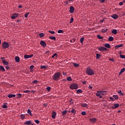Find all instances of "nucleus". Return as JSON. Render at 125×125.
<instances>
[{
    "mask_svg": "<svg viewBox=\"0 0 125 125\" xmlns=\"http://www.w3.org/2000/svg\"><path fill=\"white\" fill-rule=\"evenodd\" d=\"M2 108L5 109L7 108V105L6 104H3L2 106Z\"/></svg>",
    "mask_w": 125,
    "mask_h": 125,
    "instance_id": "nucleus-41",
    "label": "nucleus"
},
{
    "mask_svg": "<svg viewBox=\"0 0 125 125\" xmlns=\"http://www.w3.org/2000/svg\"><path fill=\"white\" fill-rule=\"evenodd\" d=\"M22 6L21 5V4H20V5H19V8H22Z\"/></svg>",
    "mask_w": 125,
    "mask_h": 125,
    "instance_id": "nucleus-63",
    "label": "nucleus"
},
{
    "mask_svg": "<svg viewBox=\"0 0 125 125\" xmlns=\"http://www.w3.org/2000/svg\"><path fill=\"white\" fill-rule=\"evenodd\" d=\"M61 74L60 72H58L55 73L52 78H53V80L54 81H59L60 80V77L61 76Z\"/></svg>",
    "mask_w": 125,
    "mask_h": 125,
    "instance_id": "nucleus-1",
    "label": "nucleus"
},
{
    "mask_svg": "<svg viewBox=\"0 0 125 125\" xmlns=\"http://www.w3.org/2000/svg\"><path fill=\"white\" fill-rule=\"evenodd\" d=\"M73 65L75 67H78L79 66V64H77L76 63H73Z\"/></svg>",
    "mask_w": 125,
    "mask_h": 125,
    "instance_id": "nucleus-44",
    "label": "nucleus"
},
{
    "mask_svg": "<svg viewBox=\"0 0 125 125\" xmlns=\"http://www.w3.org/2000/svg\"><path fill=\"white\" fill-rule=\"evenodd\" d=\"M67 112V110H63V111H62V116H65V115H66Z\"/></svg>",
    "mask_w": 125,
    "mask_h": 125,
    "instance_id": "nucleus-25",
    "label": "nucleus"
},
{
    "mask_svg": "<svg viewBox=\"0 0 125 125\" xmlns=\"http://www.w3.org/2000/svg\"><path fill=\"white\" fill-rule=\"evenodd\" d=\"M98 50L100 51H107V49L104 47H100L98 48Z\"/></svg>",
    "mask_w": 125,
    "mask_h": 125,
    "instance_id": "nucleus-7",
    "label": "nucleus"
},
{
    "mask_svg": "<svg viewBox=\"0 0 125 125\" xmlns=\"http://www.w3.org/2000/svg\"><path fill=\"white\" fill-rule=\"evenodd\" d=\"M46 90H47V92H50V91L51 90V87H46Z\"/></svg>",
    "mask_w": 125,
    "mask_h": 125,
    "instance_id": "nucleus-43",
    "label": "nucleus"
},
{
    "mask_svg": "<svg viewBox=\"0 0 125 125\" xmlns=\"http://www.w3.org/2000/svg\"><path fill=\"white\" fill-rule=\"evenodd\" d=\"M50 39L54 40V41H56L55 37H50Z\"/></svg>",
    "mask_w": 125,
    "mask_h": 125,
    "instance_id": "nucleus-46",
    "label": "nucleus"
},
{
    "mask_svg": "<svg viewBox=\"0 0 125 125\" xmlns=\"http://www.w3.org/2000/svg\"><path fill=\"white\" fill-rule=\"evenodd\" d=\"M5 68L7 70H8L10 68V67L8 66H5Z\"/></svg>",
    "mask_w": 125,
    "mask_h": 125,
    "instance_id": "nucleus-59",
    "label": "nucleus"
},
{
    "mask_svg": "<svg viewBox=\"0 0 125 125\" xmlns=\"http://www.w3.org/2000/svg\"><path fill=\"white\" fill-rule=\"evenodd\" d=\"M124 46L123 44H121L119 45H116V46H115V49H118V48H119V47H123Z\"/></svg>",
    "mask_w": 125,
    "mask_h": 125,
    "instance_id": "nucleus-18",
    "label": "nucleus"
},
{
    "mask_svg": "<svg viewBox=\"0 0 125 125\" xmlns=\"http://www.w3.org/2000/svg\"><path fill=\"white\" fill-rule=\"evenodd\" d=\"M106 91H97V94H100V95H102V96H104V95L106 94Z\"/></svg>",
    "mask_w": 125,
    "mask_h": 125,
    "instance_id": "nucleus-6",
    "label": "nucleus"
},
{
    "mask_svg": "<svg viewBox=\"0 0 125 125\" xmlns=\"http://www.w3.org/2000/svg\"><path fill=\"white\" fill-rule=\"evenodd\" d=\"M113 97L116 100H118V99L119 98V96L116 95H113Z\"/></svg>",
    "mask_w": 125,
    "mask_h": 125,
    "instance_id": "nucleus-30",
    "label": "nucleus"
},
{
    "mask_svg": "<svg viewBox=\"0 0 125 125\" xmlns=\"http://www.w3.org/2000/svg\"><path fill=\"white\" fill-rule=\"evenodd\" d=\"M69 12L70 13H73L75 10L74 8L73 7V6H71V7L69 8Z\"/></svg>",
    "mask_w": 125,
    "mask_h": 125,
    "instance_id": "nucleus-12",
    "label": "nucleus"
},
{
    "mask_svg": "<svg viewBox=\"0 0 125 125\" xmlns=\"http://www.w3.org/2000/svg\"><path fill=\"white\" fill-rule=\"evenodd\" d=\"M118 93L119 94L120 96H124V94L122 92L121 90H119L118 91Z\"/></svg>",
    "mask_w": 125,
    "mask_h": 125,
    "instance_id": "nucleus-23",
    "label": "nucleus"
},
{
    "mask_svg": "<svg viewBox=\"0 0 125 125\" xmlns=\"http://www.w3.org/2000/svg\"><path fill=\"white\" fill-rule=\"evenodd\" d=\"M81 114L83 115V116H85V115L86 114L85 111H82Z\"/></svg>",
    "mask_w": 125,
    "mask_h": 125,
    "instance_id": "nucleus-49",
    "label": "nucleus"
},
{
    "mask_svg": "<svg viewBox=\"0 0 125 125\" xmlns=\"http://www.w3.org/2000/svg\"><path fill=\"white\" fill-rule=\"evenodd\" d=\"M40 44L43 47H45L46 46V43L44 41H41L40 42Z\"/></svg>",
    "mask_w": 125,
    "mask_h": 125,
    "instance_id": "nucleus-9",
    "label": "nucleus"
},
{
    "mask_svg": "<svg viewBox=\"0 0 125 125\" xmlns=\"http://www.w3.org/2000/svg\"><path fill=\"white\" fill-rule=\"evenodd\" d=\"M19 15V13H14L12 14V16H11V19H16L17 17H18V16Z\"/></svg>",
    "mask_w": 125,
    "mask_h": 125,
    "instance_id": "nucleus-5",
    "label": "nucleus"
},
{
    "mask_svg": "<svg viewBox=\"0 0 125 125\" xmlns=\"http://www.w3.org/2000/svg\"><path fill=\"white\" fill-rule=\"evenodd\" d=\"M89 121H90V122H91V123H95L96 122L97 119H96L95 118H94L92 119L90 118Z\"/></svg>",
    "mask_w": 125,
    "mask_h": 125,
    "instance_id": "nucleus-16",
    "label": "nucleus"
},
{
    "mask_svg": "<svg viewBox=\"0 0 125 125\" xmlns=\"http://www.w3.org/2000/svg\"><path fill=\"white\" fill-rule=\"evenodd\" d=\"M27 113L28 114H29L30 115V116H31V115H32L31 111V110H30L29 108H28V109L27 110Z\"/></svg>",
    "mask_w": 125,
    "mask_h": 125,
    "instance_id": "nucleus-39",
    "label": "nucleus"
},
{
    "mask_svg": "<svg viewBox=\"0 0 125 125\" xmlns=\"http://www.w3.org/2000/svg\"><path fill=\"white\" fill-rule=\"evenodd\" d=\"M15 62H20V58L18 56L15 57Z\"/></svg>",
    "mask_w": 125,
    "mask_h": 125,
    "instance_id": "nucleus-17",
    "label": "nucleus"
},
{
    "mask_svg": "<svg viewBox=\"0 0 125 125\" xmlns=\"http://www.w3.org/2000/svg\"><path fill=\"white\" fill-rule=\"evenodd\" d=\"M97 38H98V39H101V40L104 39V37L101 36L100 35H97Z\"/></svg>",
    "mask_w": 125,
    "mask_h": 125,
    "instance_id": "nucleus-31",
    "label": "nucleus"
},
{
    "mask_svg": "<svg viewBox=\"0 0 125 125\" xmlns=\"http://www.w3.org/2000/svg\"><path fill=\"white\" fill-rule=\"evenodd\" d=\"M73 21H74L73 18V17H71V18H70V23H72Z\"/></svg>",
    "mask_w": 125,
    "mask_h": 125,
    "instance_id": "nucleus-40",
    "label": "nucleus"
},
{
    "mask_svg": "<svg viewBox=\"0 0 125 125\" xmlns=\"http://www.w3.org/2000/svg\"><path fill=\"white\" fill-rule=\"evenodd\" d=\"M111 17L114 19H117L118 18V16L116 14H113L112 16H111Z\"/></svg>",
    "mask_w": 125,
    "mask_h": 125,
    "instance_id": "nucleus-13",
    "label": "nucleus"
},
{
    "mask_svg": "<svg viewBox=\"0 0 125 125\" xmlns=\"http://www.w3.org/2000/svg\"><path fill=\"white\" fill-rule=\"evenodd\" d=\"M17 95L18 96V98H21L22 97V95L21 94H19Z\"/></svg>",
    "mask_w": 125,
    "mask_h": 125,
    "instance_id": "nucleus-52",
    "label": "nucleus"
},
{
    "mask_svg": "<svg viewBox=\"0 0 125 125\" xmlns=\"http://www.w3.org/2000/svg\"><path fill=\"white\" fill-rule=\"evenodd\" d=\"M30 91L28 90H24L23 91V93H30Z\"/></svg>",
    "mask_w": 125,
    "mask_h": 125,
    "instance_id": "nucleus-47",
    "label": "nucleus"
},
{
    "mask_svg": "<svg viewBox=\"0 0 125 125\" xmlns=\"http://www.w3.org/2000/svg\"><path fill=\"white\" fill-rule=\"evenodd\" d=\"M112 34L116 35L118 33V31L117 30V29H113V30H112Z\"/></svg>",
    "mask_w": 125,
    "mask_h": 125,
    "instance_id": "nucleus-21",
    "label": "nucleus"
},
{
    "mask_svg": "<svg viewBox=\"0 0 125 125\" xmlns=\"http://www.w3.org/2000/svg\"><path fill=\"white\" fill-rule=\"evenodd\" d=\"M49 33H50V34H54L55 33V31H49Z\"/></svg>",
    "mask_w": 125,
    "mask_h": 125,
    "instance_id": "nucleus-54",
    "label": "nucleus"
},
{
    "mask_svg": "<svg viewBox=\"0 0 125 125\" xmlns=\"http://www.w3.org/2000/svg\"><path fill=\"white\" fill-rule=\"evenodd\" d=\"M101 57V56L100 54H96V59H99Z\"/></svg>",
    "mask_w": 125,
    "mask_h": 125,
    "instance_id": "nucleus-34",
    "label": "nucleus"
},
{
    "mask_svg": "<svg viewBox=\"0 0 125 125\" xmlns=\"http://www.w3.org/2000/svg\"><path fill=\"white\" fill-rule=\"evenodd\" d=\"M120 104H114V106H111V108L112 109H116L118 108V107H119Z\"/></svg>",
    "mask_w": 125,
    "mask_h": 125,
    "instance_id": "nucleus-8",
    "label": "nucleus"
},
{
    "mask_svg": "<svg viewBox=\"0 0 125 125\" xmlns=\"http://www.w3.org/2000/svg\"><path fill=\"white\" fill-rule=\"evenodd\" d=\"M109 61L114 62V59H109Z\"/></svg>",
    "mask_w": 125,
    "mask_h": 125,
    "instance_id": "nucleus-62",
    "label": "nucleus"
},
{
    "mask_svg": "<svg viewBox=\"0 0 125 125\" xmlns=\"http://www.w3.org/2000/svg\"><path fill=\"white\" fill-rule=\"evenodd\" d=\"M0 71H1L2 72H5V70L3 66H0Z\"/></svg>",
    "mask_w": 125,
    "mask_h": 125,
    "instance_id": "nucleus-22",
    "label": "nucleus"
},
{
    "mask_svg": "<svg viewBox=\"0 0 125 125\" xmlns=\"http://www.w3.org/2000/svg\"><path fill=\"white\" fill-rule=\"evenodd\" d=\"M56 116H57L56 112L54 111H52V116H51L52 118L53 119H55Z\"/></svg>",
    "mask_w": 125,
    "mask_h": 125,
    "instance_id": "nucleus-10",
    "label": "nucleus"
},
{
    "mask_svg": "<svg viewBox=\"0 0 125 125\" xmlns=\"http://www.w3.org/2000/svg\"><path fill=\"white\" fill-rule=\"evenodd\" d=\"M64 32L63 31V30H62V29H60V30L58 31V33L59 34H61V33H63Z\"/></svg>",
    "mask_w": 125,
    "mask_h": 125,
    "instance_id": "nucleus-36",
    "label": "nucleus"
},
{
    "mask_svg": "<svg viewBox=\"0 0 125 125\" xmlns=\"http://www.w3.org/2000/svg\"><path fill=\"white\" fill-rule=\"evenodd\" d=\"M2 62L3 64L5 65H8L9 64V62H6V60H2Z\"/></svg>",
    "mask_w": 125,
    "mask_h": 125,
    "instance_id": "nucleus-14",
    "label": "nucleus"
},
{
    "mask_svg": "<svg viewBox=\"0 0 125 125\" xmlns=\"http://www.w3.org/2000/svg\"><path fill=\"white\" fill-rule=\"evenodd\" d=\"M32 123V122L31 121V120H29V121H27L25 122L24 123V125H30Z\"/></svg>",
    "mask_w": 125,
    "mask_h": 125,
    "instance_id": "nucleus-15",
    "label": "nucleus"
},
{
    "mask_svg": "<svg viewBox=\"0 0 125 125\" xmlns=\"http://www.w3.org/2000/svg\"><path fill=\"white\" fill-rule=\"evenodd\" d=\"M83 41H84V38H83V37H82V38L80 39V42H81V43H83Z\"/></svg>",
    "mask_w": 125,
    "mask_h": 125,
    "instance_id": "nucleus-48",
    "label": "nucleus"
},
{
    "mask_svg": "<svg viewBox=\"0 0 125 125\" xmlns=\"http://www.w3.org/2000/svg\"><path fill=\"white\" fill-rule=\"evenodd\" d=\"M35 122L37 124H40V121L38 120H35Z\"/></svg>",
    "mask_w": 125,
    "mask_h": 125,
    "instance_id": "nucleus-53",
    "label": "nucleus"
},
{
    "mask_svg": "<svg viewBox=\"0 0 125 125\" xmlns=\"http://www.w3.org/2000/svg\"><path fill=\"white\" fill-rule=\"evenodd\" d=\"M67 81H72V78L70 77V76H69L67 78Z\"/></svg>",
    "mask_w": 125,
    "mask_h": 125,
    "instance_id": "nucleus-45",
    "label": "nucleus"
},
{
    "mask_svg": "<svg viewBox=\"0 0 125 125\" xmlns=\"http://www.w3.org/2000/svg\"><path fill=\"white\" fill-rule=\"evenodd\" d=\"M7 96L9 98H13V97H15L16 95H15V94H9V95H8Z\"/></svg>",
    "mask_w": 125,
    "mask_h": 125,
    "instance_id": "nucleus-19",
    "label": "nucleus"
},
{
    "mask_svg": "<svg viewBox=\"0 0 125 125\" xmlns=\"http://www.w3.org/2000/svg\"><path fill=\"white\" fill-rule=\"evenodd\" d=\"M125 68H123L119 72V76H120V75H121L122 73L125 72Z\"/></svg>",
    "mask_w": 125,
    "mask_h": 125,
    "instance_id": "nucleus-20",
    "label": "nucleus"
},
{
    "mask_svg": "<svg viewBox=\"0 0 125 125\" xmlns=\"http://www.w3.org/2000/svg\"><path fill=\"white\" fill-rule=\"evenodd\" d=\"M9 46V44L8 42H4L2 43V47L3 49L8 48Z\"/></svg>",
    "mask_w": 125,
    "mask_h": 125,
    "instance_id": "nucleus-4",
    "label": "nucleus"
},
{
    "mask_svg": "<svg viewBox=\"0 0 125 125\" xmlns=\"http://www.w3.org/2000/svg\"><path fill=\"white\" fill-rule=\"evenodd\" d=\"M69 88L71 90L77 89L78 88V85H77L76 83H72V84H71L70 86H69Z\"/></svg>",
    "mask_w": 125,
    "mask_h": 125,
    "instance_id": "nucleus-3",
    "label": "nucleus"
},
{
    "mask_svg": "<svg viewBox=\"0 0 125 125\" xmlns=\"http://www.w3.org/2000/svg\"><path fill=\"white\" fill-rule=\"evenodd\" d=\"M108 30V29H102V32L104 33L105 32H106Z\"/></svg>",
    "mask_w": 125,
    "mask_h": 125,
    "instance_id": "nucleus-50",
    "label": "nucleus"
},
{
    "mask_svg": "<svg viewBox=\"0 0 125 125\" xmlns=\"http://www.w3.org/2000/svg\"><path fill=\"white\" fill-rule=\"evenodd\" d=\"M76 93H77V94L82 93H83V90H81V89H78V90H77Z\"/></svg>",
    "mask_w": 125,
    "mask_h": 125,
    "instance_id": "nucleus-29",
    "label": "nucleus"
},
{
    "mask_svg": "<svg viewBox=\"0 0 125 125\" xmlns=\"http://www.w3.org/2000/svg\"><path fill=\"white\" fill-rule=\"evenodd\" d=\"M86 73L88 74V76H93L94 74V72L90 67H88L86 69Z\"/></svg>",
    "mask_w": 125,
    "mask_h": 125,
    "instance_id": "nucleus-2",
    "label": "nucleus"
},
{
    "mask_svg": "<svg viewBox=\"0 0 125 125\" xmlns=\"http://www.w3.org/2000/svg\"><path fill=\"white\" fill-rule=\"evenodd\" d=\"M39 81L38 80H34V81L32 82L33 84H37Z\"/></svg>",
    "mask_w": 125,
    "mask_h": 125,
    "instance_id": "nucleus-37",
    "label": "nucleus"
},
{
    "mask_svg": "<svg viewBox=\"0 0 125 125\" xmlns=\"http://www.w3.org/2000/svg\"><path fill=\"white\" fill-rule=\"evenodd\" d=\"M120 57L122 59H125V55H120Z\"/></svg>",
    "mask_w": 125,
    "mask_h": 125,
    "instance_id": "nucleus-42",
    "label": "nucleus"
},
{
    "mask_svg": "<svg viewBox=\"0 0 125 125\" xmlns=\"http://www.w3.org/2000/svg\"><path fill=\"white\" fill-rule=\"evenodd\" d=\"M56 56L57 57V53H55V54H54V55H53L52 57V58H54V57Z\"/></svg>",
    "mask_w": 125,
    "mask_h": 125,
    "instance_id": "nucleus-51",
    "label": "nucleus"
},
{
    "mask_svg": "<svg viewBox=\"0 0 125 125\" xmlns=\"http://www.w3.org/2000/svg\"><path fill=\"white\" fill-rule=\"evenodd\" d=\"M35 67V66L34 65H31L30 66V69L31 70H32Z\"/></svg>",
    "mask_w": 125,
    "mask_h": 125,
    "instance_id": "nucleus-55",
    "label": "nucleus"
},
{
    "mask_svg": "<svg viewBox=\"0 0 125 125\" xmlns=\"http://www.w3.org/2000/svg\"><path fill=\"white\" fill-rule=\"evenodd\" d=\"M87 105H88V104H86V103L82 104H81V106H82V107H87Z\"/></svg>",
    "mask_w": 125,
    "mask_h": 125,
    "instance_id": "nucleus-32",
    "label": "nucleus"
},
{
    "mask_svg": "<svg viewBox=\"0 0 125 125\" xmlns=\"http://www.w3.org/2000/svg\"><path fill=\"white\" fill-rule=\"evenodd\" d=\"M100 22H102V23L104 22V20L100 21Z\"/></svg>",
    "mask_w": 125,
    "mask_h": 125,
    "instance_id": "nucleus-64",
    "label": "nucleus"
},
{
    "mask_svg": "<svg viewBox=\"0 0 125 125\" xmlns=\"http://www.w3.org/2000/svg\"><path fill=\"white\" fill-rule=\"evenodd\" d=\"M47 68V67L45 65H42L41 66V69H46Z\"/></svg>",
    "mask_w": 125,
    "mask_h": 125,
    "instance_id": "nucleus-33",
    "label": "nucleus"
},
{
    "mask_svg": "<svg viewBox=\"0 0 125 125\" xmlns=\"http://www.w3.org/2000/svg\"><path fill=\"white\" fill-rule=\"evenodd\" d=\"M109 99L111 101H114V99L112 97H110Z\"/></svg>",
    "mask_w": 125,
    "mask_h": 125,
    "instance_id": "nucleus-60",
    "label": "nucleus"
},
{
    "mask_svg": "<svg viewBox=\"0 0 125 125\" xmlns=\"http://www.w3.org/2000/svg\"><path fill=\"white\" fill-rule=\"evenodd\" d=\"M123 4H124V3L123 1L119 3V5H120V6H122V5H123Z\"/></svg>",
    "mask_w": 125,
    "mask_h": 125,
    "instance_id": "nucleus-58",
    "label": "nucleus"
},
{
    "mask_svg": "<svg viewBox=\"0 0 125 125\" xmlns=\"http://www.w3.org/2000/svg\"><path fill=\"white\" fill-rule=\"evenodd\" d=\"M76 41V39H73L72 40H70L71 42H74Z\"/></svg>",
    "mask_w": 125,
    "mask_h": 125,
    "instance_id": "nucleus-57",
    "label": "nucleus"
},
{
    "mask_svg": "<svg viewBox=\"0 0 125 125\" xmlns=\"http://www.w3.org/2000/svg\"><path fill=\"white\" fill-rule=\"evenodd\" d=\"M86 83V81H84L82 82V83L83 84H85Z\"/></svg>",
    "mask_w": 125,
    "mask_h": 125,
    "instance_id": "nucleus-61",
    "label": "nucleus"
},
{
    "mask_svg": "<svg viewBox=\"0 0 125 125\" xmlns=\"http://www.w3.org/2000/svg\"><path fill=\"white\" fill-rule=\"evenodd\" d=\"M34 56V55L33 54H31L30 55H25L24 56V58L25 59H29V58H31Z\"/></svg>",
    "mask_w": 125,
    "mask_h": 125,
    "instance_id": "nucleus-11",
    "label": "nucleus"
},
{
    "mask_svg": "<svg viewBox=\"0 0 125 125\" xmlns=\"http://www.w3.org/2000/svg\"><path fill=\"white\" fill-rule=\"evenodd\" d=\"M76 111L75 108H73L72 110H71V113L74 114V115L76 114Z\"/></svg>",
    "mask_w": 125,
    "mask_h": 125,
    "instance_id": "nucleus-27",
    "label": "nucleus"
},
{
    "mask_svg": "<svg viewBox=\"0 0 125 125\" xmlns=\"http://www.w3.org/2000/svg\"><path fill=\"white\" fill-rule=\"evenodd\" d=\"M96 95L97 97H99L100 99L103 98V96L101 95L100 94L97 93Z\"/></svg>",
    "mask_w": 125,
    "mask_h": 125,
    "instance_id": "nucleus-35",
    "label": "nucleus"
},
{
    "mask_svg": "<svg viewBox=\"0 0 125 125\" xmlns=\"http://www.w3.org/2000/svg\"><path fill=\"white\" fill-rule=\"evenodd\" d=\"M44 36H45V35L43 33H41L39 34V37L40 38H43L44 37Z\"/></svg>",
    "mask_w": 125,
    "mask_h": 125,
    "instance_id": "nucleus-26",
    "label": "nucleus"
},
{
    "mask_svg": "<svg viewBox=\"0 0 125 125\" xmlns=\"http://www.w3.org/2000/svg\"><path fill=\"white\" fill-rule=\"evenodd\" d=\"M29 14H30V12H27V13H25V14L24 15L25 18H27Z\"/></svg>",
    "mask_w": 125,
    "mask_h": 125,
    "instance_id": "nucleus-38",
    "label": "nucleus"
},
{
    "mask_svg": "<svg viewBox=\"0 0 125 125\" xmlns=\"http://www.w3.org/2000/svg\"><path fill=\"white\" fill-rule=\"evenodd\" d=\"M113 40H114V38H113V37H109V38H108V41H109V42H112V41H113Z\"/></svg>",
    "mask_w": 125,
    "mask_h": 125,
    "instance_id": "nucleus-28",
    "label": "nucleus"
},
{
    "mask_svg": "<svg viewBox=\"0 0 125 125\" xmlns=\"http://www.w3.org/2000/svg\"><path fill=\"white\" fill-rule=\"evenodd\" d=\"M104 46L107 47V48H110L111 45L109 43H106L104 44Z\"/></svg>",
    "mask_w": 125,
    "mask_h": 125,
    "instance_id": "nucleus-24",
    "label": "nucleus"
},
{
    "mask_svg": "<svg viewBox=\"0 0 125 125\" xmlns=\"http://www.w3.org/2000/svg\"><path fill=\"white\" fill-rule=\"evenodd\" d=\"M20 117L23 119H24L25 116L24 115H23V114H21L20 115Z\"/></svg>",
    "mask_w": 125,
    "mask_h": 125,
    "instance_id": "nucleus-56",
    "label": "nucleus"
}]
</instances>
